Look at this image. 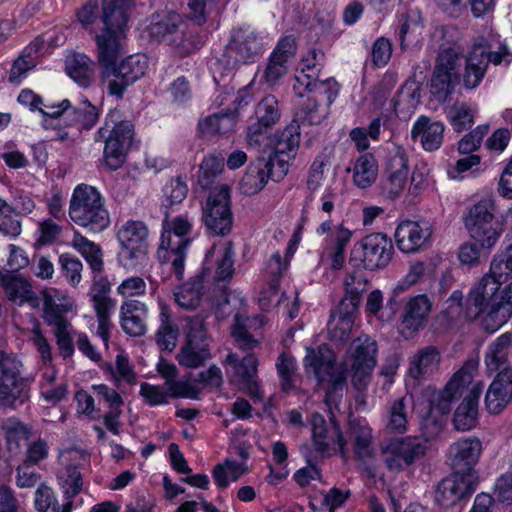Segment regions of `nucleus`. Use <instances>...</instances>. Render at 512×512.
Returning <instances> with one entry per match:
<instances>
[{
	"mask_svg": "<svg viewBox=\"0 0 512 512\" xmlns=\"http://www.w3.org/2000/svg\"><path fill=\"white\" fill-rule=\"evenodd\" d=\"M131 2L132 0H103L104 27L95 36L100 81L110 95L119 98L129 85L145 74L148 68L145 55L129 56L117 64L125 39Z\"/></svg>",
	"mask_w": 512,
	"mask_h": 512,
	"instance_id": "1",
	"label": "nucleus"
},
{
	"mask_svg": "<svg viewBox=\"0 0 512 512\" xmlns=\"http://www.w3.org/2000/svg\"><path fill=\"white\" fill-rule=\"evenodd\" d=\"M477 370L478 361L468 360L442 390L426 388L421 397L428 405L427 414H432L434 411L440 414L448 413L452 402L464 394L461 404L454 413L453 423L459 431H468L475 427L478 419L479 398L484 388L482 382L473 380Z\"/></svg>",
	"mask_w": 512,
	"mask_h": 512,
	"instance_id": "2",
	"label": "nucleus"
},
{
	"mask_svg": "<svg viewBox=\"0 0 512 512\" xmlns=\"http://www.w3.org/2000/svg\"><path fill=\"white\" fill-rule=\"evenodd\" d=\"M300 142V125L292 121L276 141L268 159L258 158L248 166L240 181L243 194L252 196L260 192L268 180H281L289 169V162L295 157Z\"/></svg>",
	"mask_w": 512,
	"mask_h": 512,
	"instance_id": "3",
	"label": "nucleus"
},
{
	"mask_svg": "<svg viewBox=\"0 0 512 512\" xmlns=\"http://www.w3.org/2000/svg\"><path fill=\"white\" fill-rule=\"evenodd\" d=\"M466 315L477 321L486 332L493 333L512 316V301L498 290L497 283L482 278L469 293Z\"/></svg>",
	"mask_w": 512,
	"mask_h": 512,
	"instance_id": "4",
	"label": "nucleus"
},
{
	"mask_svg": "<svg viewBox=\"0 0 512 512\" xmlns=\"http://www.w3.org/2000/svg\"><path fill=\"white\" fill-rule=\"evenodd\" d=\"M69 216L73 222L91 232H102L110 225V217L99 191L90 185L79 184L73 191Z\"/></svg>",
	"mask_w": 512,
	"mask_h": 512,
	"instance_id": "5",
	"label": "nucleus"
},
{
	"mask_svg": "<svg viewBox=\"0 0 512 512\" xmlns=\"http://www.w3.org/2000/svg\"><path fill=\"white\" fill-rule=\"evenodd\" d=\"M193 222L179 215L166 222L160 238L158 257L170 262L177 279L183 278L186 251L192 241Z\"/></svg>",
	"mask_w": 512,
	"mask_h": 512,
	"instance_id": "6",
	"label": "nucleus"
},
{
	"mask_svg": "<svg viewBox=\"0 0 512 512\" xmlns=\"http://www.w3.org/2000/svg\"><path fill=\"white\" fill-rule=\"evenodd\" d=\"M304 367L320 382L329 384L325 401L331 407L337 405L345 390V375L335 364L334 352L327 346L321 345L317 350L308 348L304 358Z\"/></svg>",
	"mask_w": 512,
	"mask_h": 512,
	"instance_id": "7",
	"label": "nucleus"
},
{
	"mask_svg": "<svg viewBox=\"0 0 512 512\" xmlns=\"http://www.w3.org/2000/svg\"><path fill=\"white\" fill-rule=\"evenodd\" d=\"M149 230L142 221L128 220L117 232L118 262L126 270H138L148 263Z\"/></svg>",
	"mask_w": 512,
	"mask_h": 512,
	"instance_id": "8",
	"label": "nucleus"
},
{
	"mask_svg": "<svg viewBox=\"0 0 512 512\" xmlns=\"http://www.w3.org/2000/svg\"><path fill=\"white\" fill-rule=\"evenodd\" d=\"M495 211L494 197L485 195L463 217L470 236L485 249L492 248L501 235V228L495 220Z\"/></svg>",
	"mask_w": 512,
	"mask_h": 512,
	"instance_id": "9",
	"label": "nucleus"
},
{
	"mask_svg": "<svg viewBox=\"0 0 512 512\" xmlns=\"http://www.w3.org/2000/svg\"><path fill=\"white\" fill-rule=\"evenodd\" d=\"M427 450V439L405 436L391 439L381 448L382 459L391 471H401L422 458Z\"/></svg>",
	"mask_w": 512,
	"mask_h": 512,
	"instance_id": "10",
	"label": "nucleus"
},
{
	"mask_svg": "<svg viewBox=\"0 0 512 512\" xmlns=\"http://www.w3.org/2000/svg\"><path fill=\"white\" fill-rule=\"evenodd\" d=\"M280 110L275 96L264 97L255 108V122L250 124L247 131V140L250 146L257 149H273L285 129L275 138L270 139L269 129L280 119Z\"/></svg>",
	"mask_w": 512,
	"mask_h": 512,
	"instance_id": "11",
	"label": "nucleus"
},
{
	"mask_svg": "<svg viewBox=\"0 0 512 512\" xmlns=\"http://www.w3.org/2000/svg\"><path fill=\"white\" fill-rule=\"evenodd\" d=\"M269 37L250 25H241L233 29L229 41V52L235 61L241 64L257 62L269 45Z\"/></svg>",
	"mask_w": 512,
	"mask_h": 512,
	"instance_id": "12",
	"label": "nucleus"
},
{
	"mask_svg": "<svg viewBox=\"0 0 512 512\" xmlns=\"http://www.w3.org/2000/svg\"><path fill=\"white\" fill-rule=\"evenodd\" d=\"M377 343L368 336L361 335L350 345L345 365L352 371V381L360 389L367 385L376 365Z\"/></svg>",
	"mask_w": 512,
	"mask_h": 512,
	"instance_id": "13",
	"label": "nucleus"
},
{
	"mask_svg": "<svg viewBox=\"0 0 512 512\" xmlns=\"http://www.w3.org/2000/svg\"><path fill=\"white\" fill-rule=\"evenodd\" d=\"M205 226L216 235L224 236L232 229L233 216L230 207V190L226 185L213 188L203 205Z\"/></svg>",
	"mask_w": 512,
	"mask_h": 512,
	"instance_id": "14",
	"label": "nucleus"
},
{
	"mask_svg": "<svg viewBox=\"0 0 512 512\" xmlns=\"http://www.w3.org/2000/svg\"><path fill=\"white\" fill-rule=\"evenodd\" d=\"M393 245L385 234L373 233L357 242L351 251V262H360L364 268L375 270L386 267L392 259Z\"/></svg>",
	"mask_w": 512,
	"mask_h": 512,
	"instance_id": "15",
	"label": "nucleus"
},
{
	"mask_svg": "<svg viewBox=\"0 0 512 512\" xmlns=\"http://www.w3.org/2000/svg\"><path fill=\"white\" fill-rule=\"evenodd\" d=\"M211 358L209 342L203 320H188L186 343L181 347L177 360L181 366L198 368Z\"/></svg>",
	"mask_w": 512,
	"mask_h": 512,
	"instance_id": "16",
	"label": "nucleus"
},
{
	"mask_svg": "<svg viewBox=\"0 0 512 512\" xmlns=\"http://www.w3.org/2000/svg\"><path fill=\"white\" fill-rule=\"evenodd\" d=\"M459 56L451 48L443 49L437 58L430 83L431 94L444 102L459 82Z\"/></svg>",
	"mask_w": 512,
	"mask_h": 512,
	"instance_id": "17",
	"label": "nucleus"
},
{
	"mask_svg": "<svg viewBox=\"0 0 512 512\" xmlns=\"http://www.w3.org/2000/svg\"><path fill=\"white\" fill-rule=\"evenodd\" d=\"M21 367L15 356L0 351V407H10L25 397Z\"/></svg>",
	"mask_w": 512,
	"mask_h": 512,
	"instance_id": "18",
	"label": "nucleus"
},
{
	"mask_svg": "<svg viewBox=\"0 0 512 512\" xmlns=\"http://www.w3.org/2000/svg\"><path fill=\"white\" fill-rule=\"evenodd\" d=\"M312 441L315 453L320 457L330 455L337 446L343 459L347 458L346 442L339 425L334 419L329 423L320 414H313L311 418Z\"/></svg>",
	"mask_w": 512,
	"mask_h": 512,
	"instance_id": "19",
	"label": "nucleus"
},
{
	"mask_svg": "<svg viewBox=\"0 0 512 512\" xmlns=\"http://www.w3.org/2000/svg\"><path fill=\"white\" fill-rule=\"evenodd\" d=\"M296 41L292 36L281 38L267 59L261 75V81L268 86H275L286 76L296 55Z\"/></svg>",
	"mask_w": 512,
	"mask_h": 512,
	"instance_id": "20",
	"label": "nucleus"
},
{
	"mask_svg": "<svg viewBox=\"0 0 512 512\" xmlns=\"http://www.w3.org/2000/svg\"><path fill=\"white\" fill-rule=\"evenodd\" d=\"M431 310L432 301L427 295L419 294L408 298L398 323L399 333L406 339L414 337L426 326Z\"/></svg>",
	"mask_w": 512,
	"mask_h": 512,
	"instance_id": "21",
	"label": "nucleus"
},
{
	"mask_svg": "<svg viewBox=\"0 0 512 512\" xmlns=\"http://www.w3.org/2000/svg\"><path fill=\"white\" fill-rule=\"evenodd\" d=\"M475 472L460 473L454 471L443 479L436 490L435 500L443 508H449L470 496L476 487Z\"/></svg>",
	"mask_w": 512,
	"mask_h": 512,
	"instance_id": "22",
	"label": "nucleus"
},
{
	"mask_svg": "<svg viewBox=\"0 0 512 512\" xmlns=\"http://www.w3.org/2000/svg\"><path fill=\"white\" fill-rule=\"evenodd\" d=\"M433 227L427 221H401L394 233L397 248L406 254L424 249L430 242Z\"/></svg>",
	"mask_w": 512,
	"mask_h": 512,
	"instance_id": "23",
	"label": "nucleus"
},
{
	"mask_svg": "<svg viewBox=\"0 0 512 512\" xmlns=\"http://www.w3.org/2000/svg\"><path fill=\"white\" fill-rule=\"evenodd\" d=\"M226 363L230 366L228 373L254 401H261L263 393L256 379L257 359L253 354H247L240 359L236 354L227 355Z\"/></svg>",
	"mask_w": 512,
	"mask_h": 512,
	"instance_id": "24",
	"label": "nucleus"
},
{
	"mask_svg": "<svg viewBox=\"0 0 512 512\" xmlns=\"http://www.w3.org/2000/svg\"><path fill=\"white\" fill-rule=\"evenodd\" d=\"M318 235L328 234L327 246L324 256L329 260L333 269H341L345 262V251L349 245L353 232L343 224H338L332 228L330 220H325L316 229Z\"/></svg>",
	"mask_w": 512,
	"mask_h": 512,
	"instance_id": "25",
	"label": "nucleus"
},
{
	"mask_svg": "<svg viewBox=\"0 0 512 512\" xmlns=\"http://www.w3.org/2000/svg\"><path fill=\"white\" fill-rule=\"evenodd\" d=\"M512 333L505 332L491 341L484 353V365L489 375L512 377Z\"/></svg>",
	"mask_w": 512,
	"mask_h": 512,
	"instance_id": "26",
	"label": "nucleus"
},
{
	"mask_svg": "<svg viewBox=\"0 0 512 512\" xmlns=\"http://www.w3.org/2000/svg\"><path fill=\"white\" fill-rule=\"evenodd\" d=\"M209 268L208 273L204 276V281L220 282L230 279L234 272V251L231 246L214 245L206 253L204 267Z\"/></svg>",
	"mask_w": 512,
	"mask_h": 512,
	"instance_id": "27",
	"label": "nucleus"
},
{
	"mask_svg": "<svg viewBox=\"0 0 512 512\" xmlns=\"http://www.w3.org/2000/svg\"><path fill=\"white\" fill-rule=\"evenodd\" d=\"M324 58V53L316 49H310L301 56L293 84L296 95L303 97L307 88L320 77L324 67Z\"/></svg>",
	"mask_w": 512,
	"mask_h": 512,
	"instance_id": "28",
	"label": "nucleus"
},
{
	"mask_svg": "<svg viewBox=\"0 0 512 512\" xmlns=\"http://www.w3.org/2000/svg\"><path fill=\"white\" fill-rule=\"evenodd\" d=\"M0 285L9 301L19 306L24 304H29L32 308L39 306L38 297L27 278L11 272H0Z\"/></svg>",
	"mask_w": 512,
	"mask_h": 512,
	"instance_id": "29",
	"label": "nucleus"
},
{
	"mask_svg": "<svg viewBox=\"0 0 512 512\" xmlns=\"http://www.w3.org/2000/svg\"><path fill=\"white\" fill-rule=\"evenodd\" d=\"M43 302V316L49 325L67 323L64 315L73 310L74 301L57 288H45L40 292Z\"/></svg>",
	"mask_w": 512,
	"mask_h": 512,
	"instance_id": "30",
	"label": "nucleus"
},
{
	"mask_svg": "<svg viewBox=\"0 0 512 512\" xmlns=\"http://www.w3.org/2000/svg\"><path fill=\"white\" fill-rule=\"evenodd\" d=\"M482 451L481 442L477 438H461L449 447V457L454 471L460 473L474 472Z\"/></svg>",
	"mask_w": 512,
	"mask_h": 512,
	"instance_id": "31",
	"label": "nucleus"
},
{
	"mask_svg": "<svg viewBox=\"0 0 512 512\" xmlns=\"http://www.w3.org/2000/svg\"><path fill=\"white\" fill-rule=\"evenodd\" d=\"M92 390L99 401H102L108 408V411L103 415L105 427L114 435H119L121 426L120 417L124 405V399L121 393L106 384L93 385Z\"/></svg>",
	"mask_w": 512,
	"mask_h": 512,
	"instance_id": "32",
	"label": "nucleus"
},
{
	"mask_svg": "<svg viewBox=\"0 0 512 512\" xmlns=\"http://www.w3.org/2000/svg\"><path fill=\"white\" fill-rule=\"evenodd\" d=\"M286 268L287 263L282 261L279 252L273 253L267 260L264 273L269 279V288L262 291L259 297V305L263 310H269L272 306L283 303L284 294L279 296L278 282Z\"/></svg>",
	"mask_w": 512,
	"mask_h": 512,
	"instance_id": "33",
	"label": "nucleus"
},
{
	"mask_svg": "<svg viewBox=\"0 0 512 512\" xmlns=\"http://www.w3.org/2000/svg\"><path fill=\"white\" fill-rule=\"evenodd\" d=\"M445 126L442 122L432 121L426 116L419 117L412 126L411 138L419 139L425 151L438 150L443 142Z\"/></svg>",
	"mask_w": 512,
	"mask_h": 512,
	"instance_id": "34",
	"label": "nucleus"
},
{
	"mask_svg": "<svg viewBox=\"0 0 512 512\" xmlns=\"http://www.w3.org/2000/svg\"><path fill=\"white\" fill-rule=\"evenodd\" d=\"M122 330L133 337L142 336L146 332L147 307L136 300L124 302L119 311Z\"/></svg>",
	"mask_w": 512,
	"mask_h": 512,
	"instance_id": "35",
	"label": "nucleus"
},
{
	"mask_svg": "<svg viewBox=\"0 0 512 512\" xmlns=\"http://www.w3.org/2000/svg\"><path fill=\"white\" fill-rule=\"evenodd\" d=\"M440 355L435 347L420 349L409 360L408 374L415 380H422L432 375L439 366Z\"/></svg>",
	"mask_w": 512,
	"mask_h": 512,
	"instance_id": "36",
	"label": "nucleus"
},
{
	"mask_svg": "<svg viewBox=\"0 0 512 512\" xmlns=\"http://www.w3.org/2000/svg\"><path fill=\"white\" fill-rule=\"evenodd\" d=\"M511 399L512 377L496 376L485 395L487 410L491 414H498L506 407Z\"/></svg>",
	"mask_w": 512,
	"mask_h": 512,
	"instance_id": "37",
	"label": "nucleus"
},
{
	"mask_svg": "<svg viewBox=\"0 0 512 512\" xmlns=\"http://www.w3.org/2000/svg\"><path fill=\"white\" fill-rule=\"evenodd\" d=\"M208 270V267L205 268L192 280L174 291L175 301L180 307L184 309H195L199 306L205 284H207L204 281V276L208 273Z\"/></svg>",
	"mask_w": 512,
	"mask_h": 512,
	"instance_id": "38",
	"label": "nucleus"
},
{
	"mask_svg": "<svg viewBox=\"0 0 512 512\" xmlns=\"http://www.w3.org/2000/svg\"><path fill=\"white\" fill-rule=\"evenodd\" d=\"M66 71L70 78L81 87H88L95 74V63L83 53H72L66 58Z\"/></svg>",
	"mask_w": 512,
	"mask_h": 512,
	"instance_id": "39",
	"label": "nucleus"
},
{
	"mask_svg": "<svg viewBox=\"0 0 512 512\" xmlns=\"http://www.w3.org/2000/svg\"><path fill=\"white\" fill-rule=\"evenodd\" d=\"M237 124V115L234 111L227 110L224 112L214 113L198 123L201 134L207 136H223L232 133Z\"/></svg>",
	"mask_w": 512,
	"mask_h": 512,
	"instance_id": "40",
	"label": "nucleus"
},
{
	"mask_svg": "<svg viewBox=\"0 0 512 512\" xmlns=\"http://www.w3.org/2000/svg\"><path fill=\"white\" fill-rule=\"evenodd\" d=\"M181 16L174 12L158 14L151 20L147 30L149 36L157 41H168L174 43L173 35L178 32V27L181 24Z\"/></svg>",
	"mask_w": 512,
	"mask_h": 512,
	"instance_id": "41",
	"label": "nucleus"
},
{
	"mask_svg": "<svg viewBox=\"0 0 512 512\" xmlns=\"http://www.w3.org/2000/svg\"><path fill=\"white\" fill-rule=\"evenodd\" d=\"M350 435L354 441L356 456L366 461L373 456L372 430L365 420H353L350 422Z\"/></svg>",
	"mask_w": 512,
	"mask_h": 512,
	"instance_id": "42",
	"label": "nucleus"
},
{
	"mask_svg": "<svg viewBox=\"0 0 512 512\" xmlns=\"http://www.w3.org/2000/svg\"><path fill=\"white\" fill-rule=\"evenodd\" d=\"M487 71V59L481 49H472L465 66L463 85L467 89H474L481 83Z\"/></svg>",
	"mask_w": 512,
	"mask_h": 512,
	"instance_id": "43",
	"label": "nucleus"
},
{
	"mask_svg": "<svg viewBox=\"0 0 512 512\" xmlns=\"http://www.w3.org/2000/svg\"><path fill=\"white\" fill-rule=\"evenodd\" d=\"M71 246L84 257L93 272L99 273L103 270L102 250L96 243L76 231Z\"/></svg>",
	"mask_w": 512,
	"mask_h": 512,
	"instance_id": "44",
	"label": "nucleus"
},
{
	"mask_svg": "<svg viewBox=\"0 0 512 512\" xmlns=\"http://www.w3.org/2000/svg\"><path fill=\"white\" fill-rule=\"evenodd\" d=\"M377 176L378 164L373 155L364 154L356 159L353 166V181L357 187L361 189L370 187Z\"/></svg>",
	"mask_w": 512,
	"mask_h": 512,
	"instance_id": "45",
	"label": "nucleus"
},
{
	"mask_svg": "<svg viewBox=\"0 0 512 512\" xmlns=\"http://www.w3.org/2000/svg\"><path fill=\"white\" fill-rule=\"evenodd\" d=\"M356 311H350L349 308H342L339 305L338 310L331 315L328 323V330L331 339L335 341H346L354 325Z\"/></svg>",
	"mask_w": 512,
	"mask_h": 512,
	"instance_id": "46",
	"label": "nucleus"
},
{
	"mask_svg": "<svg viewBox=\"0 0 512 512\" xmlns=\"http://www.w3.org/2000/svg\"><path fill=\"white\" fill-rule=\"evenodd\" d=\"M266 323V319L262 315H257L253 318H243L235 315V325L232 330V335L235 337L239 346L243 349H251L256 346L257 341L252 338L247 329H257Z\"/></svg>",
	"mask_w": 512,
	"mask_h": 512,
	"instance_id": "47",
	"label": "nucleus"
},
{
	"mask_svg": "<svg viewBox=\"0 0 512 512\" xmlns=\"http://www.w3.org/2000/svg\"><path fill=\"white\" fill-rule=\"evenodd\" d=\"M126 138V146L130 147L133 138V126L130 121H120L116 123L112 117L105 120L104 125L96 133V141L98 138H108L118 141L119 143Z\"/></svg>",
	"mask_w": 512,
	"mask_h": 512,
	"instance_id": "48",
	"label": "nucleus"
},
{
	"mask_svg": "<svg viewBox=\"0 0 512 512\" xmlns=\"http://www.w3.org/2000/svg\"><path fill=\"white\" fill-rule=\"evenodd\" d=\"M18 102L24 106H28L32 111L39 110L43 115L50 117H59L67 112L70 107L69 100H63L59 105L42 107V100L31 90H23L18 96Z\"/></svg>",
	"mask_w": 512,
	"mask_h": 512,
	"instance_id": "49",
	"label": "nucleus"
},
{
	"mask_svg": "<svg viewBox=\"0 0 512 512\" xmlns=\"http://www.w3.org/2000/svg\"><path fill=\"white\" fill-rule=\"evenodd\" d=\"M158 345L167 351H172L177 344L178 328L172 323L169 317V309L162 305L160 311V326L157 334Z\"/></svg>",
	"mask_w": 512,
	"mask_h": 512,
	"instance_id": "50",
	"label": "nucleus"
},
{
	"mask_svg": "<svg viewBox=\"0 0 512 512\" xmlns=\"http://www.w3.org/2000/svg\"><path fill=\"white\" fill-rule=\"evenodd\" d=\"M366 280L356 274L348 275L344 280L345 297L339 305L342 308H349L350 311H357L362 293L366 289Z\"/></svg>",
	"mask_w": 512,
	"mask_h": 512,
	"instance_id": "51",
	"label": "nucleus"
},
{
	"mask_svg": "<svg viewBox=\"0 0 512 512\" xmlns=\"http://www.w3.org/2000/svg\"><path fill=\"white\" fill-rule=\"evenodd\" d=\"M406 397L392 401L388 407L387 427L396 433H404L409 421Z\"/></svg>",
	"mask_w": 512,
	"mask_h": 512,
	"instance_id": "52",
	"label": "nucleus"
},
{
	"mask_svg": "<svg viewBox=\"0 0 512 512\" xmlns=\"http://www.w3.org/2000/svg\"><path fill=\"white\" fill-rule=\"evenodd\" d=\"M512 275V246L503 253L498 254L493 259L490 266V273L483 276V278H489L498 285V290L503 282H505L509 276Z\"/></svg>",
	"mask_w": 512,
	"mask_h": 512,
	"instance_id": "53",
	"label": "nucleus"
},
{
	"mask_svg": "<svg viewBox=\"0 0 512 512\" xmlns=\"http://www.w3.org/2000/svg\"><path fill=\"white\" fill-rule=\"evenodd\" d=\"M384 172L409 176V156L407 150L404 147L393 145L388 150Z\"/></svg>",
	"mask_w": 512,
	"mask_h": 512,
	"instance_id": "54",
	"label": "nucleus"
},
{
	"mask_svg": "<svg viewBox=\"0 0 512 512\" xmlns=\"http://www.w3.org/2000/svg\"><path fill=\"white\" fill-rule=\"evenodd\" d=\"M245 472L246 468L242 463L226 460L214 467L213 478L219 487L226 488L231 481H236Z\"/></svg>",
	"mask_w": 512,
	"mask_h": 512,
	"instance_id": "55",
	"label": "nucleus"
},
{
	"mask_svg": "<svg viewBox=\"0 0 512 512\" xmlns=\"http://www.w3.org/2000/svg\"><path fill=\"white\" fill-rule=\"evenodd\" d=\"M340 91V85L334 78L325 80H314V83L307 88L306 93H311V98H316L321 102L331 106L337 98Z\"/></svg>",
	"mask_w": 512,
	"mask_h": 512,
	"instance_id": "56",
	"label": "nucleus"
},
{
	"mask_svg": "<svg viewBox=\"0 0 512 512\" xmlns=\"http://www.w3.org/2000/svg\"><path fill=\"white\" fill-rule=\"evenodd\" d=\"M224 157L210 154L206 156L200 165L198 182L203 188H208L213 180L223 171Z\"/></svg>",
	"mask_w": 512,
	"mask_h": 512,
	"instance_id": "57",
	"label": "nucleus"
},
{
	"mask_svg": "<svg viewBox=\"0 0 512 512\" xmlns=\"http://www.w3.org/2000/svg\"><path fill=\"white\" fill-rule=\"evenodd\" d=\"M104 141V159L105 164L112 170H115L121 166L124 161L125 155L129 149L126 146V138L121 143L108 138H98V141Z\"/></svg>",
	"mask_w": 512,
	"mask_h": 512,
	"instance_id": "58",
	"label": "nucleus"
},
{
	"mask_svg": "<svg viewBox=\"0 0 512 512\" xmlns=\"http://www.w3.org/2000/svg\"><path fill=\"white\" fill-rule=\"evenodd\" d=\"M447 118L457 132L470 128L474 123L473 112L465 103H455L449 107Z\"/></svg>",
	"mask_w": 512,
	"mask_h": 512,
	"instance_id": "59",
	"label": "nucleus"
},
{
	"mask_svg": "<svg viewBox=\"0 0 512 512\" xmlns=\"http://www.w3.org/2000/svg\"><path fill=\"white\" fill-rule=\"evenodd\" d=\"M407 181L408 176L383 172L380 182L381 194L389 200H395L404 192Z\"/></svg>",
	"mask_w": 512,
	"mask_h": 512,
	"instance_id": "60",
	"label": "nucleus"
},
{
	"mask_svg": "<svg viewBox=\"0 0 512 512\" xmlns=\"http://www.w3.org/2000/svg\"><path fill=\"white\" fill-rule=\"evenodd\" d=\"M111 376L116 386L121 389L123 384L135 385L136 373L130 365L126 355L120 353L116 356L115 367L111 368Z\"/></svg>",
	"mask_w": 512,
	"mask_h": 512,
	"instance_id": "61",
	"label": "nucleus"
},
{
	"mask_svg": "<svg viewBox=\"0 0 512 512\" xmlns=\"http://www.w3.org/2000/svg\"><path fill=\"white\" fill-rule=\"evenodd\" d=\"M276 368L282 389H291L296 378L297 364L295 358L287 353H282L277 359Z\"/></svg>",
	"mask_w": 512,
	"mask_h": 512,
	"instance_id": "62",
	"label": "nucleus"
},
{
	"mask_svg": "<svg viewBox=\"0 0 512 512\" xmlns=\"http://www.w3.org/2000/svg\"><path fill=\"white\" fill-rule=\"evenodd\" d=\"M329 109V105L309 97L301 109L302 120L312 125L320 124L329 114Z\"/></svg>",
	"mask_w": 512,
	"mask_h": 512,
	"instance_id": "63",
	"label": "nucleus"
},
{
	"mask_svg": "<svg viewBox=\"0 0 512 512\" xmlns=\"http://www.w3.org/2000/svg\"><path fill=\"white\" fill-rule=\"evenodd\" d=\"M59 265L63 276L72 286H77L81 282L83 264L77 257L69 253L61 254Z\"/></svg>",
	"mask_w": 512,
	"mask_h": 512,
	"instance_id": "64",
	"label": "nucleus"
}]
</instances>
